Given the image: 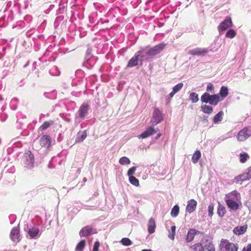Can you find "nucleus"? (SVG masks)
<instances>
[{"instance_id":"obj_1","label":"nucleus","mask_w":251,"mask_h":251,"mask_svg":"<svg viewBox=\"0 0 251 251\" xmlns=\"http://www.w3.org/2000/svg\"><path fill=\"white\" fill-rule=\"evenodd\" d=\"M202 102L205 103H209L211 105H216L218 102L221 101L219 95H210L207 92L203 93L201 98Z\"/></svg>"},{"instance_id":"obj_2","label":"nucleus","mask_w":251,"mask_h":251,"mask_svg":"<svg viewBox=\"0 0 251 251\" xmlns=\"http://www.w3.org/2000/svg\"><path fill=\"white\" fill-rule=\"evenodd\" d=\"M34 160V155L31 151H26L22 159V162L24 165L27 167H31L33 166Z\"/></svg>"},{"instance_id":"obj_3","label":"nucleus","mask_w":251,"mask_h":251,"mask_svg":"<svg viewBox=\"0 0 251 251\" xmlns=\"http://www.w3.org/2000/svg\"><path fill=\"white\" fill-rule=\"evenodd\" d=\"M220 246L221 249H224L225 251H237L238 249L237 245L231 243L225 239H222Z\"/></svg>"},{"instance_id":"obj_4","label":"nucleus","mask_w":251,"mask_h":251,"mask_svg":"<svg viewBox=\"0 0 251 251\" xmlns=\"http://www.w3.org/2000/svg\"><path fill=\"white\" fill-rule=\"evenodd\" d=\"M163 114L162 112L157 108L155 107L152 113V118L151 123L153 125H157L163 120Z\"/></svg>"},{"instance_id":"obj_5","label":"nucleus","mask_w":251,"mask_h":251,"mask_svg":"<svg viewBox=\"0 0 251 251\" xmlns=\"http://www.w3.org/2000/svg\"><path fill=\"white\" fill-rule=\"evenodd\" d=\"M251 136V128L245 127L240 130L237 135V139L239 141H244Z\"/></svg>"},{"instance_id":"obj_6","label":"nucleus","mask_w":251,"mask_h":251,"mask_svg":"<svg viewBox=\"0 0 251 251\" xmlns=\"http://www.w3.org/2000/svg\"><path fill=\"white\" fill-rule=\"evenodd\" d=\"M225 199V201H228V200L240 201L241 195L238 191L234 190L226 194Z\"/></svg>"},{"instance_id":"obj_7","label":"nucleus","mask_w":251,"mask_h":251,"mask_svg":"<svg viewBox=\"0 0 251 251\" xmlns=\"http://www.w3.org/2000/svg\"><path fill=\"white\" fill-rule=\"evenodd\" d=\"M233 24L231 19L230 17H227L218 26L219 30L224 31L228 28L232 26Z\"/></svg>"},{"instance_id":"obj_8","label":"nucleus","mask_w":251,"mask_h":251,"mask_svg":"<svg viewBox=\"0 0 251 251\" xmlns=\"http://www.w3.org/2000/svg\"><path fill=\"white\" fill-rule=\"evenodd\" d=\"M159 131V129L158 128H154L153 126H151L147 128V129L139 135V138L141 137L142 138H146L151 135H153L155 133Z\"/></svg>"},{"instance_id":"obj_9","label":"nucleus","mask_w":251,"mask_h":251,"mask_svg":"<svg viewBox=\"0 0 251 251\" xmlns=\"http://www.w3.org/2000/svg\"><path fill=\"white\" fill-rule=\"evenodd\" d=\"M10 238L15 242H18L20 240V229L19 227H13L10 232Z\"/></svg>"},{"instance_id":"obj_10","label":"nucleus","mask_w":251,"mask_h":251,"mask_svg":"<svg viewBox=\"0 0 251 251\" xmlns=\"http://www.w3.org/2000/svg\"><path fill=\"white\" fill-rule=\"evenodd\" d=\"M208 50L205 48H196L188 51V53L192 55H204Z\"/></svg>"},{"instance_id":"obj_11","label":"nucleus","mask_w":251,"mask_h":251,"mask_svg":"<svg viewBox=\"0 0 251 251\" xmlns=\"http://www.w3.org/2000/svg\"><path fill=\"white\" fill-rule=\"evenodd\" d=\"M40 146L42 147L49 148L50 146L51 138L49 135H43L39 140Z\"/></svg>"},{"instance_id":"obj_12","label":"nucleus","mask_w":251,"mask_h":251,"mask_svg":"<svg viewBox=\"0 0 251 251\" xmlns=\"http://www.w3.org/2000/svg\"><path fill=\"white\" fill-rule=\"evenodd\" d=\"M197 206V202L194 199H191L187 201L186 207V211L189 213L193 212Z\"/></svg>"},{"instance_id":"obj_13","label":"nucleus","mask_w":251,"mask_h":251,"mask_svg":"<svg viewBox=\"0 0 251 251\" xmlns=\"http://www.w3.org/2000/svg\"><path fill=\"white\" fill-rule=\"evenodd\" d=\"M166 45V44L161 43L151 48L150 49L152 52V54L154 56L160 53L164 50Z\"/></svg>"},{"instance_id":"obj_14","label":"nucleus","mask_w":251,"mask_h":251,"mask_svg":"<svg viewBox=\"0 0 251 251\" xmlns=\"http://www.w3.org/2000/svg\"><path fill=\"white\" fill-rule=\"evenodd\" d=\"M89 109V105L86 104H83L81 105L78 110L79 116L81 118H84L88 113Z\"/></svg>"},{"instance_id":"obj_15","label":"nucleus","mask_w":251,"mask_h":251,"mask_svg":"<svg viewBox=\"0 0 251 251\" xmlns=\"http://www.w3.org/2000/svg\"><path fill=\"white\" fill-rule=\"evenodd\" d=\"M140 58L136 52L134 56H133L128 61L126 67L131 68L138 65Z\"/></svg>"},{"instance_id":"obj_16","label":"nucleus","mask_w":251,"mask_h":251,"mask_svg":"<svg viewBox=\"0 0 251 251\" xmlns=\"http://www.w3.org/2000/svg\"><path fill=\"white\" fill-rule=\"evenodd\" d=\"M247 228L248 226L247 225L243 226H237L234 228L233 232L238 235L243 234L246 232Z\"/></svg>"},{"instance_id":"obj_17","label":"nucleus","mask_w":251,"mask_h":251,"mask_svg":"<svg viewBox=\"0 0 251 251\" xmlns=\"http://www.w3.org/2000/svg\"><path fill=\"white\" fill-rule=\"evenodd\" d=\"M92 233V227L90 226L83 227L79 231V235L81 237H86L91 235Z\"/></svg>"},{"instance_id":"obj_18","label":"nucleus","mask_w":251,"mask_h":251,"mask_svg":"<svg viewBox=\"0 0 251 251\" xmlns=\"http://www.w3.org/2000/svg\"><path fill=\"white\" fill-rule=\"evenodd\" d=\"M156 224L154 219L153 218H151L149 219L148 225V230L150 234H152L155 232L156 228Z\"/></svg>"},{"instance_id":"obj_19","label":"nucleus","mask_w":251,"mask_h":251,"mask_svg":"<svg viewBox=\"0 0 251 251\" xmlns=\"http://www.w3.org/2000/svg\"><path fill=\"white\" fill-rule=\"evenodd\" d=\"M236 201L228 200V201H225V202L230 209L236 211L239 208V205Z\"/></svg>"},{"instance_id":"obj_20","label":"nucleus","mask_w":251,"mask_h":251,"mask_svg":"<svg viewBox=\"0 0 251 251\" xmlns=\"http://www.w3.org/2000/svg\"><path fill=\"white\" fill-rule=\"evenodd\" d=\"M228 94V90L226 86H222L220 90L219 93L218 94L219 95L221 101L226 98Z\"/></svg>"},{"instance_id":"obj_21","label":"nucleus","mask_w":251,"mask_h":251,"mask_svg":"<svg viewBox=\"0 0 251 251\" xmlns=\"http://www.w3.org/2000/svg\"><path fill=\"white\" fill-rule=\"evenodd\" d=\"M140 58V61L142 62L143 61H146L150 59L149 56L145 53V50L144 49L137 52Z\"/></svg>"},{"instance_id":"obj_22","label":"nucleus","mask_w":251,"mask_h":251,"mask_svg":"<svg viewBox=\"0 0 251 251\" xmlns=\"http://www.w3.org/2000/svg\"><path fill=\"white\" fill-rule=\"evenodd\" d=\"M87 136V132L86 130L83 131L82 132H78L77 134V136L75 139L76 143H79L83 141Z\"/></svg>"},{"instance_id":"obj_23","label":"nucleus","mask_w":251,"mask_h":251,"mask_svg":"<svg viewBox=\"0 0 251 251\" xmlns=\"http://www.w3.org/2000/svg\"><path fill=\"white\" fill-rule=\"evenodd\" d=\"M224 112L222 111H220L219 113L216 114L213 119V121L214 124H218L221 122L224 116Z\"/></svg>"},{"instance_id":"obj_24","label":"nucleus","mask_w":251,"mask_h":251,"mask_svg":"<svg viewBox=\"0 0 251 251\" xmlns=\"http://www.w3.org/2000/svg\"><path fill=\"white\" fill-rule=\"evenodd\" d=\"M196 233V230L195 229H190L187 233L186 240L187 242H191Z\"/></svg>"},{"instance_id":"obj_25","label":"nucleus","mask_w":251,"mask_h":251,"mask_svg":"<svg viewBox=\"0 0 251 251\" xmlns=\"http://www.w3.org/2000/svg\"><path fill=\"white\" fill-rule=\"evenodd\" d=\"M201 157V152L200 151L197 150L196 151L194 154H193V156L192 157V161L193 163L196 164L197 163L200 158Z\"/></svg>"},{"instance_id":"obj_26","label":"nucleus","mask_w":251,"mask_h":251,"mask_svg":"<svg viewBox=\"0 0 251 251\" xmlns=\"http://www.w3.org/2000/svg\"><path fill=\"white\" fill-rule=\"evenodd\" d=\"M201 110L204 113L208 114H211L213 111V109L212 106L206 104L201 106Z\"/></svg>"},{"instance_id":"obj_27","label":"nucleus","mask_w":251,"mask_h":251,"mask_svg":"<svg viewBox=\"0 0 251 251\" xmlns=\"http://www.w3.org/2000/svg\"><path fill=\"white\" fill-rule=\"evenodd\" d=\"M235 179L236 181L239 182L249 180L250 178H249L247 173H243L236 176Z\"/></svg>"},{"instance_id":"obj_28","label":"nucleus","mask_w":251,"mask_h":251,"mask_svg":"<svg viewBox=\"0 0 251 251\" xmlns=\"http://www.w3.org/2000/svg\"><path fill=\"white\" fill-rule=\"evenodd\" d=\"M226 209L225 207L222 204H219L217 210L218 215L220 217H223L224 216L225 214H226Z\"/></svg>"},{"instance_id":"obj_29","label":"nucleus","mask_w":251,"mask_h":251,"mask_svg":"<svg viewBox=\"0 0 251 251\" xmlns=\"http://www.w3.org/2000/svg\"><path fill=\"white\" fill-rule=\"evenodd\" d=\"M239 158L240 162L241 163H245L250 158V156L247 152H242L240 153Z\"/></svg>"},{"instance_id":"obj_30","label":"nucleus","mask_w":251,"mask_h":251,"mask_svg":"<svg viewBox=\"0 0 251 251\" xmlns=\"http://www.w3.org/2000/svg\"><path fill=\"white\" fill-rule=\"evenodd\" d=\"M39 232V229L37 227H34L29 229L28 233L29 235L30 238L35 237Z\"/></svg>"},{"instance_id":"obj_31","label":"nucleus","mask_w":251,"mask_h":251,"mask_svg":"<svg viewBox=\"0 0 251 251\" xmlns=\"http://www.w3.org/2000/svg\"><path fill=\"white\" fill-rule=\"evenodd\" d=\"M85 241L82 240L80 241L76 245L75 248L76 251H83L85 247Z\"/></svg>"},{"instance_id":"obj_32","label":"nucleus","mask_w":251,"mask_h":251,"mask_svg":"<svg viewBox=\"0 0 251 251\" xmlns=\"http://www.w3.org/2000/svg\"><path fill=\"white\" fill-rule=\"evenodd\" d=\"M179 211V207L178 205H176L172 208L171 212V215L173 217H176L178 215Z\"/></svg>"},{"instance_id":"obj_33","label":"nucleus","mask_w":251,"mask_h":251,"mask_svg":"<svg viewBox=\"0 0 251 251\" xmlns=\"http://www.w3.org/2000/svg\"><path fill=\"white\" fill-rule=\"evenodd\" d=\"M53 124V122L52 121H50L49 122H44L43 124L40 126V129L42 130H44L49 127Z\"/></svg>"},{"instance_id":"obj_34","label":"nucleus","mask_w":251,"mask_h":251,"mask_svg":"<svg viewBox=\"0 0 251 251\" xmlns=\"http://www.w3.org/2000/svg\"><path fill=\"white\" fill-rule=\"evenodd\" d=\"M189 98L193 103H196L199 100L198 95L195 92L191 93Z\"/></svg>"},{"instance_id":"obj_35","label":"nucleus","mask_w":251,"mask_h":251,"mask_svg":"<svg viewBox=\"0 0 251 251\" xmlns=\"http://www.w3.org/2000/svg\"><path fill=\"white\" fill-rule=\"evenodd\" d=\"M176 228L175 226H172L171 227V230L169 231V234L168 237L170 239L174 240L175 238V235L176 234Z\"/></svg>"},{"instance_id":"obj_36","label":"nucleus","mask_w":251,"mask_h":251,"mask_svg":"<svg viewBox=\"0 0 251 251\" xmlns=\"http://www.w3.org/2000/svg\"><path fill=\"white\" fill-rule=\"evenodd\" d=\"M119 163L123 165H128L130 163V160L127 157L124 156L120 159Z\"/></svg>"},{"instance_id":"obj_37","label":"nucleus","mask_w":251,"mask_h":251,"mask_svg":"<svg viewBox=\"0 0 251 251\" xmlns=\"http://www.w3.org/2000/svg\"><path fill=\"white\" fill-rule=\"evenodd\" d=\"M130 182L133 185L138 186L139 185V181L135 176H131L129 177Z\"/></svg>"},{"instance_id":"obj_38","label":"nucleus","mask_w":251,"mask_h":251,"mask_svg":"<svg viewBox=\"0 0 251 251\" xmlns=\"http://www.w3.org/2000/svg\"><path fill=\"white\" fill-rule=\"evenodd\" d=\"M236 32L233 29H229L226 33V36L227 38L232 39L234 38L236 35Z\"/></svg>"},{"instance_id":"obj_39","label":"nucleus","mask_w":251,"mask_h":251,"mask_svg":"<svg viewBox=\"0 0 251 251\" xmlns=\"http://www.w3.org/2000/svg\"><path fill=\"white\" fill-rule=\"evenodd\" d=\"M121 242L123 245L126 246H128L132 244L131 241L129 238L126 237L123 238L121 240Z\"/></svg>"},{"instance_id":"obj_40","label":"nucleus","mask_w":251,"mask_h":251,"mask_svg":"<svg viewBox=\"0 0 251 251\" xmlns=\"http://www.w3.org/2000/svg\"><path fill=\"white\" fill-rule=\"evenodd\" d=\"M183 86V84L182 83H178L173 87V90L174 91V92L176 93L182 89Z\"/></svg>"},{"instance_id":"obj_41","label":"nucleus","mask_w":251,"mask_h":251,"mask_svg":"<svg viewBox=\"0 0 251 251\" xmlns=\"http://www.w3.org/2000/svg\"><path fill=\"white\" fill-rule=\"evenodd\" d=\"M193 249L194 251H203V247L201 243H197L194 245Z\"/></svg>"},{"instance_id":"obj_42","label":"nucleus","mask_w":251,"mask_h":251,"mask_svg":"<svg viewBox=\"0 0 251 251\" xmlns=\"http://www.w3.org/2000/svg\"><path fill=\"white\" fill-rule=\"evenodd\" d=\"M213 211H214V204L213 203H211L209 205L208 207V216L210 217H212L213 215Z\"/></svg>"},{"instance_id":"obj_43","label":"nucleus","mask_w":251,"mask_h":251,"mask_svg":"<svg viewBox=\"0 0 251 251\" xmlns=\"http://www.w3.org/2000/svg\"><path fill=\"white\" fill-rule=\"evenodd\" d=\"M136 170V168L135 167H132L130 168L127 172V175L129 176V177L133 176L132 175L134 174Z\"/></svg>"},{"instance_id":"obj_44","label":"nucleus","mask_w":251,"mask_h":251,"mask_svg":"<svg viewBox=\"0 0 251 251\" xmlns=\"http://www.w3.org/2000/svg\"><path fill=\"white\" fill-rule=\"evenodd\" d=\"M214 87L212 83H208L207 85L206 91L207 92H213L214 91Z\"/></svg>"},{"instance_id":"obj_45","label":"nucleus","mask_w":251,"mask_h":251,"mask_svg":"<svg viewBox=\"0 0 251 251\" xmlns=\"http://www.w3.org/2000/svg\"><path fill=\"white\" fill-rule=\"evenodd\" d=\"M100 246V243L99 241H96L94 244L93 251H99V248Z\"/></svg>"},{"instance_id":"obj_46","label":"nucleus","mask_w":251,"mask_h":251,"mask_svg":"<svg viewBox=\"0 0 251 251\" xmlns=\"http://www.w3.org/2000/svg\"><path fill=\"white\" fill-rule=\"evenodd\" d=\"M145 50V53L147 54L148 56H149L150 58H151L153 57L154 56L153 54H152V52L150 49H144Z\"/></svg>"},{"instance_id":"obj_47","label":"nucleus","mask_w":251,"mask_h":251,"mask_svg":"<svg viewBox=\"0 0 251 251\" xmlns=\"http://www.w3.org/2000/svg\"><path fill=\"white\" fill-rule=\"evenodd\" d=\"M206 251H215V250L212 245H209L206 246Z\"/></svg>"},{"instance_id":"obj_48","label":"nucleus","mask_w":251,"mask_h":251,"mask_svg":"<svg viewBox=\"0 0 251 251\" xmlns=\"http://www.w3.org/2000/svg\"><path fill=\"white\" fill-rule=\"evenodd\" d=\"M242 251H251V244L247 245L244 247L242 250Z\"/></svg>"},{"instance_id":"obj_49","label":"nucleus","mask_w":251,"mask_h":251,"mask_svg":"<svg viewBox=\"0 0 251 251\" xmlns=\"http://www.w3.org/2000/svg\"><path fill=\"white\" fill-rule=\"evenodd\" d=\"M246 173L250 179H251V166L248 169V171Z\"/></svg>"},{"instance_id":"obj_50","label":"nucleus","mask_w":251,"mask_h":251,"mask_svg":"<svg viewBox=\"0 0 251 251\" xmlns=\"http://www.w3.org/2000/svg\"><path fill=\"white\" fill-rule=\"evenodd\" d=\"M175 94L176 93L173 90V91L169 94L170 98L171 99L172 98Z\"/></svg>"},{"instance_id":"obj_51","label":"nucleus","mask_w":251,"mask_h":251,"mask_svg":"<svg viewBox=\"0 0 251 251\" xmlns=\"http://www.w3.org/2000/svg\"><path fill=\"white\" fill-rule=\"evenodd\" d=\"M161 136V133H158L157 135V137H156V138H158L160 137Z\"/></svg>"},{"instance_id":"obj_52","label":"nucleus","mask_w":251,"mask_h":251,"mask_svg":"<svg viewBox=\"0 0 251 251\" xmlns=\"http://www.w3.org/2000/svg\"><path fill=\"white\" fill-rule=\"evenodd\" d=\"M142 251H151V250L144 249V250H143Z\"/></svg>"},{"instance_id":"obj_53","label":"nucleus","mask_w":251,"mask_h":251,"mask_svg":"<svg viewBox=\"0 0 251 251\" xmlns=\"http://www.w3.org/2000/svg\"><path fill=\"white\" fill-rule=\"evenodd\" d=\"M86 180H87V179H86V178H83V180H84V181H86Z\"/></svg>"}]
</instances>
